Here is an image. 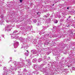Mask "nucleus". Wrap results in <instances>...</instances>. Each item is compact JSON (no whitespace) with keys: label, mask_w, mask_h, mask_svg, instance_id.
<instances>
[{"label":"nucleus","mask_w":75,"mask_h":75,"mask_svg":"<svg viewBox=\"0 0 75 75\" xmlns=\"http://www.w3.org/2000/svg\"><path fill=\"white\" fill-rule=\"evenodd\" d=\"M23 0H20V3H22V1H23Z\"/></svg>","instance_id":"nucleus-1"},{"label":"nucleus","mask_w":75,"mask_h":75,"mask_svg":"<svg viewBox=\"0 0 75 75\" xmlns=\"http://www.w3.org/2000/svg\"><path fill=\"white\" fill-rule=\"evenodd\" d=\"M55 23H58V21H56V22Z\"/></svg>","instance_id":"nucleus-2"},{"label":"nucleus","mask_w":75,"mask_h":75,"mask_svg":"<svg viewBox=\"0 0 75 75\" xmlns=\"http://www.w3.org/2000/svg\"><path fill=\"white\" fill-rule=\"evenodd\" d=\"M39 12H38L37 13V14H38V15L39 14Z\"/></svg>","instance_id":"nucleus-3"},{"label":"nucleus","mask_w":75,"mask_h":75,"mask_svg":"<svg viewBox=\"0 0 75 75\" xmlns=\"http://www.w3.org/2000/svg\"><path fill=\"white\" fill-rule=\"evenodd\" d=\"M70 17H71V16H69V18H70Z\"/></svg>","instance_id":"nucleus-4"},{"label":"nucleus","mask_w":75,"mask_h":75,"mask_svg":"<svg viewBox=\"0 0 75 75\" xmlns=\"http://www.w3.org/2000/svg\"><path fill=\"white\" fill-rule=\"evenodd\" d=\"M67 8L68 10V9H69V7H67Z\"/></svg>","instance_id":"nucleus-5"},{"label":"nucleus","mask_w":75,"mask_h":75,"mask_svg":"<svg viewBox=\"0 0 75 75\" xmlns=\"http://www.w3.org/2000/svg\"><path fill=\"white\" fill-rule=\"evenodd\" d=\"M54 6V4H53V6Z\"/></svg>","instance_id":"nucleus-6"},{"label":"nucleus","mask_w":75,"mask_h":75,"mask_svg":"<svg viewBox=\"0 0 75 75\" xmlns=\"http://www.w3.org/2000/svg\"><path fill=\"white\" fill-rule=\"evenodd\" d=\"M26 51H27V52H28V50H27Z\"/></svg>","instance_id":"nucleus-7"}]
</instances>
